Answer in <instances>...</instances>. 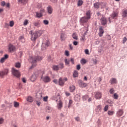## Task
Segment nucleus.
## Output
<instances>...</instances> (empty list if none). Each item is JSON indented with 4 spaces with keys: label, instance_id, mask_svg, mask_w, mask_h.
Listing matches in <instances>:
<instances>
[{
    "label": "nucleus",
    "instance_id": "nucleus-42",
    "mask_svg": "<svg viewBox=\"0 0 127 127\" xmlns=\"http://www.w3.org/2000/svg\"><path fill=\"white\" fill-rule=\"evenodd\" d=\"M64 63L65 65H69V64H70V61H68L67 59H64Z\"/></svg>",
    "mask_w": 127,
    "mask_h": 127
},
{
    "label": "nucleus",
    "instance_id": "nucleus-10",
    "mask_svg": "<svg viewBox=\"0 0 127 127\" xmlns=\"http://www.w3.org/2000/svg\"><path fill=\"white\" fill-rule=\"evenodd\" d=\"M104 27L100 26L99 27V36L100 37H102V36H103V35L104 34Z\"/></svg>",
    "mask_w": 127,
    "mask_h": 127
},
{
    "label": "nucleus",
    "instance_id": "nucleus-61",
    "mask_svg": "<svg viewBox=\"0 0 127 127\" xmlns=\"http://www.w3.org/2000/svg\"><path fill=\"white\" fill-rule=\"evenodd\" d=\"M76 69L77 70H80V69H81V66L80 65V64H78L76 65Z\"/></svg>",
    "mask_w": 127,
    "mask_h": 127
},
{
    "label": "nucleus",
    "instance_id": "nucleus-63",
    "mask_svg": "<svg viewBox=\"0 0 127 127\" xmlns=\"http://www.w3.org/2000/svg\"><path fill=\"white\" fill-rule=\"evenodd\" d=\"M48 99V97H47V96L43 98V101H44V102H47Z\"/></svg>",
    "mask_w": 127,
    "mask_h": 127
},
{
    "label": "nucleus",
    "instance_id": "nucleus-30",
    "mask_svg": "<svg viewBox=\"0 0 127 127\" xmlns=\"http://www.w3.org/2000/svg\"><path fill=\"white\" fill-rule=\"evenodd\" d=\"M30 80L32 82H34L36 80V75H32L30 77Z\"/></svg>",
    "mask_w": 127,
    "mask_h": 127
},
{
    "label": "nucleus",
    "instance_id": "nucleus-31",
    "mask_svg": "<svg viewBox=\"0 0 127 127\" xmlns=\"http://www.w3.org/2000/svg\"><path fill=\"white\" fill-rule=\"evenodd\" d=\"M27 101V102H29V103H32L33 102V98H32V97L28 96Z\"/></svg>",
    "mask_w": 127,
    "mask_h": 127
},
{
    "label": "nucleus",
    "instance_id": "nucleus-16",
    "mask_svg": "<svg viewBox=\"0 0 127 127\" xmlns=\"http://www.w3.org/2000/svg\"><path fill=\"white\" fill-rule=\"evenodd\" d=\"M111 18H117L118 16H119V13L118 12H113V13L111 14Z\"/></svg>",
    "mask_w": 127,
    "mask_h": 127
},
{
    "label": "nucleus",
    "instance_id": "nucleus-25",
    "mask_svg": "<svg viewBox=\"0 0 127 127\" xmlns=\"http://www.w3.org/2000/svg\"><path fill=\"white\" fill-rule=\"evenodd\" d=\"M35 13L36 15H35V17H37L38 18H40V17H42V16H43V15L38 12H36Z\"/></svg>",
    "mask_w": 127,
    "mask_h": 127
},
{
    "label": "nucleus",
    "instance_id": "nucleus-22",
    "mask_svg": "<svg viewBox=\"0 0 127 127\" xmlns=\"http://www.w3.org/2000/svg\"><path fill=\"white\" fill-rule=\"evenodd\" d=\"M18 3H22L23 4H25L28 1V0H17Z\"/></svg>",
    "mask_w": 127,
    "mask_h": 127
},
{
    "label": "nucleus",
    "instance_id": "nucleus-50",
    "mask_svg": "<svg viewBox=\"0 0 127 127\" xmlns=\"http://www.w3.org/2000/svg\"><path fill=\"white\" fill-rule=\"evenodd\" d=\"M113 98L114 99H116V100H118V99L119 98V95H117V93H115L114 94Z\"/></svg>",
    "mask_w": 127,
    "mask_h": 127
},
{
    "label": "nucleus",
    "instance_id": "nucleus-34",
    "mask_svg": "<svg viewBox=\"0 0 127 127\" xmlns=\"http://www.w3.org/2000/svg\"><path fill=\"white\" fill-rule=\"evenodd\" d=\"M13 104L14 108H19V103L14 101Z\"/></svg>",
    "mask_w": 127,
    "mask_h": 127
},
{
    "label": "nucleus",
    "instance_id": "nucleus-2",
    "mask_svg": "<svg viewBox=\"0 0 127 127\" xmlns=\"http://www.w3.org/2000/svg\"><path fill=\"white\" fill-rule=\"evenodd\" d=\"M31 40L33 41L34 43H35V41H36V39L38 38V37H40L42 34H43V30H40L38 31H36L35 32L32 33V32H31Z\"/></svg>",
    "mask_w": 127,
    "mask_h": 127
},
{
    "label": "nucleus",
    "instance_id": "nucleus-18",
    "mask_svg": "<svg viewBox=\"0 0 127 127\" xmlns=\"http://www.w3.org/2000/svg\"><path fill=\"white\" fill-rule=\"evenodd\" d=\"M62 107H63V102L60 100L59 103L58 104V110H61Z\"/></svg>",
    "mask_w": 127,
    "mask_h": 127
},
{
    "label": "nucleus",
    "instance_id": "nucleus-32",
    "mask_svg": "<svg viewBox=\"0 0 127 127\" xmlns=\"http://www.w3.org/2000/svg\"><path fill=\"white\" fill-rule=\"evenodd\" d=\"M53 69L54 71H59V67L58 65H54L53 66Z\"/></svg>",
    "mask_w": 127,
    "mask_h": 127
},
{
    "label": "nucleus",
    "instance_id": "nucleus-54",
    "mask_svg": "<svg viewBox=\"0 0 127 127\" xmlns=\"http://www.w3.org/2000/svg\"><path fill=\"white\" fill-rule=\"evenodd\" d=\"M106 39H107V40H111V36H110V35H106Z\"/></svg>",
    "mask_w": 127,
    "mask_h": 127
},
{
    "label": "nucleus",
    "instance_id": "nucleus-36",
    "mask_svg": "<svg viewBox=\"0 0 127 127\" xmlns=\"http://www.w3.org/2000/svg\"><path fill=\"white\" fill-rule=\"evenodd\" d=\"M15 67H16V68H20V67H21V64H20V63H16L15 64Z\"/></svg>",
    "mask_w": 127,
    "mask_h": 127
},
{
    "label": "nucleus",
    "instance_id": "nucleus-35",
    "mask_svg": "<svg viewBox=\"0 0 127 127\" xmlns=\"http://www.w3.org/2000/svg\"><path fill=\"white\" fill-rule=\"evenodd\" d=\"M122 16L123 17H127V10H125L123 11Z\"/></svg>",
    "mask_w": 127,
    "mask_h": 127
},
{
    "label": "nucleus",
    "instance_id": "nucleus-11",
    "mask_svg": "<svg viewBox=\"0 0 127 127\" xmlns=\"http://www.w3.org/2000/svg\"><path fill=\"white\" fill-rule=\"evenodd\" d=\"M95 98L96 100H100L102 98V93L100 92H96L95 93Z\"/></svg>",
    "mask_w": 127,
    "mask_h": 127
},
{
    "label": "nucleus",
    "instance_id": "nucleus-8",
    "mask_svg": "<svg viewBox=\"0 0 127 127\" xmlns=\"http://www.w3.org/2000/svg\"><path fill=\"white\" fill-rule=\"evenodd\" d=\"M100 21L102 25H106L107 23H108L107 18L104 17V15H102L101 18L100 19Z\"/></svg>",
    "mask_w": 127,
    "mask_h": 127
},
{
    "label": "nucleus",
    "instance_id": "nucleus-52",
    "mask_svg": "<svg viewBox=\"0 0 127 127\" xmlns=\"http://www.w3.org/2000/svg\"><path fill=\"white\" fill-rule=\"evenodd\" d=\"M127 37H124L123 38V44H125V43H126V42H127Z\"/></svg>",
    "mask_w": 127,
    "mask_h": 127
},
{
    "label": "nucleus",
    "instance_id": "nucleus-7",
    "mask_svg": "<svg viewBox=\"0 0 127 127\" xmlns=\"http://www.w3.org/2000/svg\"><path fill=\"white\" fill-rule=\"evenodd\" d=\"M78 85L80 88H86V87H87L88 86V84L84 82L82 80H79L78 81Z\"/></svg>",
    "mask_w": 127,
    "mask_h": 127
},
{
    "label": "nucleus",
    "instance_id": "nucleus-64",
    "mask_svg": "<svg viewBox=\"0 0 127 127\" xmlns=\"http://www.w3.org/2000/svg\"><path fill=\"white\" fill-rule=\"evenodd\" d=\"M97 124H98L99 126H100L101 125V120L98 119L97 122Z\"/></svg>",
    "mask_w": 127,
    "mask_h": 127
},
{
    "label": "nucleus",
    "instance_id": "nucleus-6",
    "mask_svg": "<svg viewBox=\"0 0 127 127\" xmlns=\"http://www.w3.org/2000/svg\"><path fill=\"white\" fill-rule=\"evenodd\" d=\"M7 74H8V70L7 69L0 71V77L1 78H4V76L7 75Z\"/></svg>",
    "mask_w": 127,
    "mask_h": 127
},
{
    "label": "nucleus",
    "instance_id": "nucleus-41",
    "mask_svg": "<svg viewBox=\"0 0 127 127\" xmlns=\"http://www.w3.org/2000/svg\"><path fill=\"white\" fill-rule=\"evenodd\" d=\"M72 104H73V100H69V103H68V109H70V107H71Z\"/></svg>",
    "mask_w": 127,
    "mask_h": 127
},
{
    "label": "nucleus",
    "instance_id": "nucleus-23",
    "mask_svg": "<svg viewBox=\"0 0 127 127\" xmlns=\"http://www.w3.org/2000/svg\"><path fill=\"white\" fill-rule=\"evenodd\" d=\"M100 5H101V2H95L94 4V7L95 8H97L98 9L100 7Z\"/></svg>",
    "mask_w": 127,
    "mask_h": 127
},
{
    "label": "nucleus",
    "instance_id": "nucleus-28",
    "mask_svg": "<svg viewBox=\"0 0 127 127\" xmlns=\"http://www.w3.org/2000/svg\"><path fill=\"white\" fill-rule=\"evenodd\" d=\"M72 37V38H73V39H75V40H78V35H77V33H73Z\"/></svg>",
    "mask_w": 127,
    "mask_h": 127
},
{
    "label": "nucleus",
    "instance_id": "nucleus-48",
    "mask_svg": "<svg viewBox=\"0 0 127 127\" xmlns=\"http://www.w3.org/2000/svg\"><path fill=\"white\" fill-rule=\"evenodd\" d=\"M104 112L108 111V110H109V105H107L105 106V107L104 108Z\"/></svg>",
    "mask_w": 127,
    "mask_h": 127
},
{
    "label": "nucleus",
    "instance_id": "nucleus-60",
    "mask_svg": "<svg viewBox=\"0 0 127 127\" xmlns=\"http://www.w3.org/2000/svg\"><path fill=\"white\" fill-rule=\"evenodd\" d=\"M6 7H7L8 8H10V4L9 3H7L6 4Z\"/></svg>",
    "mask_w": 127,
    "mask_h": 127
},
{
    "label": "nucleus",
    "instance_id": "nucleus-51",
    "mask_svg": "<svg viewBox=\"0 0 127 127\" xmlns=\"http://www.w3.org/2000/svg\"><path fill=\"white\" fill-rule=\"evenodd\" d=\"M73 45H75L76 46V45H79V42H78L76 41H74L73 42Z\"/></svg>",
    "mask_w": 127,
    "mask_h": 127
},
{
    "label": "nucleus",
    "instance_id": "nucleus-57",
    "mask_svg": "<svg viewBox=\"0 0 127 127\" xmlns=\"http://www.w3.org/2000/svg\"><path fill=\"white\" fill-rule=\"evenodd\" d=\"M5 5V2L4 1H2L1 2V6H4Z\"/></svg>",
    "mask_w": 127,
    "mask_h": 127
},
{
    "label": "nucleus",
    "instance_id": "nucleus-40",
    "mask_svg": "<svg viewBox=\"0 0 127 127\" xmlns=\"http://www.w3.org/2000/svg\"><path fill=\"white\" fill-rule=\"evenodd\" d=\"M114 114H115V112L114 111H108V115L109 116H113V115H114Z\"/></svg>",
    "mask_w": 127,
    "mask_h": 127
},
{
    "label": "nucleus",
    "instance_id": "nucleus-13",
    "mask_svg": "<svg viewBox=\"0 0 127 127\" xmlns=\"http://www.w3.org/2000/svg\"><path fill=\"white\" fill-rule=\"evenodd\" d=\"M43 81L44 83H49V82H51V79L49 76H46L43 78Z\"/></svg>",
    "mask_w": 127,
    "mask_h": 127
},
{
    "label": "nucleus",
    "instance_id": "nucleus-47",
    "mask_svg": "<svg viewBox=\"0 0 127 127\" xmlns=\"http://www.w3.org/2000/svg\"><path fill=\"white\" fill-rule=\"evenodd\" d=\"M45 12V9L43 8H41L40 10V13L42 14V15H43V13Z\"/></svg>",
    "mask_w": 127,
    "mask_h": 127
},
{
    "label": "nucleus",
    "instance_id": "nucleus-9",
    "mask_svg": "<svg viewBox=\"0 0 127 127\" xmlns=\"http://www.w3.org/2000/svg\"><path fill=\"white\" fill-rule=\"evenodd\" d=\"M47 11L48 14H52L53 13V7L49 5L47 7Z\"/></svg>",
    "mask_w": 127,
    "mask_h": 127
},
{
    "label": "nucleus",
    "instance_id": "nucleus-3",
    "mask_svg": "<svg viewBox=\"0 0 127 127\" xmlns=\"http://www.w3.org/2000/svg\"><path fill=\"white\" fill-rule=\"evenodd\" d=\"M11 72L12 75L14 77H16V78H17V79H20V76H21V75L20 74V72H19L18 70L16 69L14 67H12L11 69Z\"/></svg>",
    "mask_w": 127,
    "mask_h": 127
},
{
    "label": "nucleus",
    "instance_id": "nucleus-20",
    "mask_svg": "<svg viewBox=\"0 0 127 127\" xmlns=\"http://www.w3.org/2000/svg\"><path fill=\"white\" fill-rule=\"evenodd\" d=\"M45 74L44 71H40L38 73V77H40L41 79H43V74Z\"/></svg>",
    "mask_w": 127,
    "mask_h": 127
},
{
    "label": "nucleus",
    "instance_id": "nucleus-49",
    "mask_svg": "<svg viewBox=\"0 0 127 127\" xmlns=\"http://www.w3.org/2000/svg\"><path fill=\"white\" fill-rule=\"evenodd\" d=\"M75 121L76 122H81V119H80V117H76L74 118Z\"/></svg>",
    "mask_w": 127,
    "mask_h": 127
},
{
    "label": "nucleus",
    "instance_id": "nucleus-24",
    "mask_svg": "<svg viewBox=\"0 0 127 127\" xmlns=\"http://www.w3.org/2000/svg\"><path fill=\"white\" fill-rule=\"evenodd\" d=\"M110 81H111V85H113L114 84H116V83H117V79L115 78H111Z\"/></svg>",
    "mask_w": 127,
    "mask_h": 127
},
{
    "label": "nucleus",
    "instance_id": "nucleus-37",
    "mask_svg": "<svg viewBox=\"0 0 127 127\" xmlns=\"http://www.w3.org/2000/svg\"><path fill=\"white\" fill-rule=\"evenodd\" d=\"M34 26H35L36 27H38L39 25H40V23L39 22L35 21L33 23Z\"/></svg>",
    "mask_w": 127,
    "mask_h": 127
},
{
    "label": "nucleus",
    "instance_id": "nucleus-39",
    "mask_svg": "<svg viewBox=\"0 0 127 127\" xmlns=\"http://www.w3.org/2000/svg\"><path fill=\"white\" fill-rule=\"evenodd\" d=\"M80 63H81V64H86V63H87V61H86V60L85 59H82L80 61Z\"/></svg>",
    "mask_w": 127,
    "mask_h": 127
},
{
    "label": "nucleus",
    "instance_id": "nucleus-15",
    "mask_svg": "<svg viewBox=\"0 0 127 127\" xmlns=\"http://www.w3.org/2000/svg\"><path fill=\"white\" fill-rule=\"evenodd\" d=\"M7 58H8V55H7V54L4 55L3 57L0 59V63H4V62L5 61V60L7 59Z\"/></svg>",
    "mask_w": 127,
    "mask_h": 127
},
{
    "label": "nucleus",
    "instance_id": "nucleus-56",
    "mask_svg": "<svg viewBox=\"0 0 127 127\" xmlns=\"http://www.w3.org/2000/svg\"><path fill=\"white\" fill-rule=\"evenodd\" d=\"M36 105H37V106H38V107H39V106L41 105V102H40V101H36Z\"/></svg>",
    "mask_w": 127,
    "mask_h": 127
},
{
    "label": "nucleus",
    "instance_id": "nucleus-5",
    "mask_svg": "<svg viewBox=\"0 0 127 127\" xmlns=\"http://www.w3.org/2000/svg\"><path fill=\"white\" fill-rule=\"evenodd\" d=\"M68 81V78L67 77H65L64 79H62V77H61L59 79V85L61 87H63L64 85H65V82H67Z\"/></svg>",
    "mask_w": 127,
    "mask_h": 127
},
{
    "label": "nucleus",
    "instance_id": "nucleus-1",
    "mask_svg": "<svg viewBox=\"0 0 127 127\" xmlns=\"http://www.w3.org/2000/svg\"><path fill=\"white\" fill-rule=\"evenodd\" d=\"M42 59H43V57L38 55L30 56L29 61L32 64L30 67V69H33L34 67H36L37 62L42 61Z\"/></svg>",
    "mask_w": 127,
    "mask_h": 127
},
{
    "label": "nucleus",
    "instance_id": "nucleus-44",
    "mask_svg": "<svg viewBox=\"0 0 127 127\" xmlns=\"http://www.w3.org/2000/svg\"><path fill=\"white\" fill-rule=\"evenodd\" d=\"M9 25L10 27H13V25H14V22L13 21H10L9 22Z\"/></svg>",
    "mask_w": 127,
    "mask_h": 127
},
{
    "label": "nucleus",
    "instance_id": "nucleus-45",
    "mask_svg": "<svg viewBox=\"0 0 127 127\" xmlns=\"http://www.w3.org/2000/svg\"><path fill=\"white\" fill-rule=\"evenodd\" d=\"M88 98H89V96L88 95H84L82 97V99L83 100V101H86V100H87V99H88Z\"/></svg>",
    "mask_w": 127,
    "mask_h": 127
},
{
    "label": "nucleus",
    "instance_id": "nucleus-46",
    "mask_svg": "<svg viewBox=\"0 0 127 127\" xmlns=\"http://www.w3.org/2000/svg\"><path fill=\"white\" fill-rule=\"evenodd\" d=\"M109 92L110 93V94L113 95V94L115 93V89H114V88H111L110 90H109Z\"/></svg>",
    "mask_w": 127,
    "mask_h": 127
},
{
    "label": "nucleus",
    "instance_id": "nucleus-62",
    "mask_svg": "<svg viewBox=\"0 0 127 127\" xmlns=\"http://www.w3.org/2000/svg\"><path fill=\"white\" fill-rule=\"evenodd\" d=\"M27 24H28V20H25L24 21V25H26Z\"/></svg>",
    "mask_w": 127,
    "mask_h": 127
},
{
    "label": "nucleus",
    "instance_id": "nucleus-12",
    "mask_svg": "<svg viewBox=\"0 0 127 127\" xmlns=\"http://www.w3.org/2000/svg\"><path fill=\"white\" fill-rule=\"evenodd\" d=\"M15 47L12 45H9L8 51L9 52H14L15 51Z\"/></svg>",
    "mask_w": 127,
    "mask_h": 127
},
{
    "label": "nucleus",
    "instance_id": "nucleus-33",
    "mask_svg": "<svg viewBox=\"0 0 127 127\" xmlns=\"http://www.w3.org/2000/svg\"><path fill=\"white\" fill-rule=\"evenodd\" d=\"M83 1L82 0H78L77 1V6H81V5H83Z\"/></svg>",
    "mask_w": 127,
    "mask_h": 127
},
{
    "label": "nucleus",
    "instance_id": "nucleus-53",
    "mask_svg": "<svg viewBox=\"0 0 127 127\" xmlns=\"http://www.w3.org/2000/svg\"><path fill=\"white\" fill-rule=\"evenodd\" d=\"M45 45L47 47H48V46L50 45V43L48 41H47V42L45 43Z\"/></svg>",
    "mask_w": 127,
    "mask_h": 127
},
{
    "label": "nucleus",
    "instance_id": "nucleus-27",
    "mask_svg": "<svg viewBox=\"0 0 127 127\" xmlns=\"http://www.w3.org/2000/svg\"><path fill=\"white\" fill-rule=\"evenodd\" d=\"M69 90L70 92H73L75 90H76V87L74 85H71L69 86Z\"/></svg>",
    "mask_w": 127,
    "mask_h": 127
},
{
    "label": "nucleus",
    "instance_id": "nucleus-59",
    "mask_svg": "<svg viewBox=\"0 0 127 127\" xmlns=\"http://www.w3.org/2000/svg\"><path fill=\"white\" fill-rule=\"evenodd\" d=\"M69 46L70 50H73V45H72V44H70Z\"/></svg>",
    "mask_w": 127,
    "mask_h": 127
},
{
    "label": "nucleus",
    "instance_id": "nucleus-21",
    "mask_svg": "<svg viewBox=\"0 0 127 127\" xmlns=\"http://www.w3.org/2000/svg\"><path fill=\"white\" fill-rule=\"evenodd\" d=\"M102 105H99L98 106H97L96 109V112H97V113H100V112H102Z\"/></svg>",
    "mask_w": 127,
    "mask_h": 127
},
{
    "label": "nucleus",
    "instance_id": "nucleus-4",
    "mask_svg": "<svg viewBox=\"0 0 127 127\" xmlns=\"http://www.w3.org/2000/svg\"><path fill=\"white\" fill-rule=\"evenodd\" d=\"M79 21L81 25H83V26H85V25H87V24H88V21H89V19H87V17L84 16L80 18Z\"/></svg>",
    "mask_w": 127,
    "mask_h": 127
},
{
    "label": "nucleus",
    "instance_id": "nucleus-58",
    "mask_svg": "<svg viewBox=\"0 0 127 127\" xmlns=\"http://www.w3.org/2000/svg\"><path fill=\"white\" fill-rule=\"evenodd\" d=\"M3 121L4 120L3 118H0V125H1L3 123Z\"/></svg>",
    "mask_w": 127,
    "mask_h": 127
},
{
    "label": "nucleus",
    "instance_id": "nucleus-38",
    "mask_svg": "<svg viewBox=\"0 0 127 127\" xmlns=\"http://www.w3.org/2000/svg\"><path fill=\"white\" fill-rule=\"evenodd\" d=\"M46 112L47 113H51V112H52V109L50 107L48 106L46 109Z\"/></svg>",
    "mask_w": 127,
    "mask_h": 127
},
{
    "label": "nucleus",
    "instance_id": "nucleus-43",
    "mask_svg": "<svg viewBox=\"0 0 127 127\" xmlns=\"http://www.w3.org/2000/svg\"><path fill=\"white\" fill-rule=\"evenodd\" d=\"M43 23L45 25H48V24H49V21H48V20H43Z\"/></svg>",
    "mask_w": 127,
    "mask_h": 127
},
{
    "label": "nucleus",
    "instance_id": "nucleus-55",
    "mask_svg": "<svg viewBox=\"0 0 127 127\" xmlns=\"http://www.w3.org/2000/svg\"><path fill=\"white\" fill-rule=\"evenodd\" d=\"M64 54H65V56H69V51H65Z\"/></svg>",
    "mask_w": 127,
    "mask_h": 127
},
{
    "label": "nucleus",
    "instance_id": "nucleus-19",
    "mask_svg": "<svg viewBox=\"0 0 127 127\" xmlns=\"http://www.w3.org/2000/svg\"><path fill=\"white\" fill-rule=\"evenodd\" d=\"M61 41H64L66 40V36H65V33H62L61 34Z\"/></svg>",
    "mask_w": 127,
    "mask_h": 127
},
{
    "label": "nucleus",
    "instance_id": "nucleus-14",
    "mask_svg": "<svg viewBox=\"0 0 127 127\" xmlns=\"http://www.w3.org/2000/svg\"><path fill=\"white\" fill-rule=\"evenodd\" d=\"M92 16V11L91 10H88L86 12V17L88 19H90L91 17Z\"/></svg>",
    "mask_w": 127,
    "mask_h": 127
},
{
    "label": "nucleus",
    "instance_id": "nucleus-29",
    "mask_svg": "<svg viewBox=\"0 0 127 127\" xmlns=\"http://www.w3.org/2000/svg\"><path fill=\"white\" fill-rule=\"evenodd\" d=\"M78 75H79V73H78V71L74 70L73 71V78H76V77H78Z\"/></svg>",
    "mask_w": 127,
    "mask_h": 127
},
{
    "label": "nucleus",
    "instance_id": "nucleus-17",
    "mask_svg": "<svg viewBox=\"0 0 127 127\" xmlns=\"http://www.w3.org/2000/svg\"><path fill=\"white\" fill-rule=\"evenodd\" d=\"M124 114V110L123 109H119V111L117 113V116L120 117H122Z\"/></svg>",
    "mask_w": 127,
    "mask_h": 127
},
{
    "label": "nucleus",
    "instance_id": "nucleus-26",
    "mask_svg": "<svg viewBox=\"0 0 127 127\" xmlns=\"http://www.w3.org/2000/svg\"><path fill=\"white\" fill-rule=\"evenodd\" d=\"M59 69H61V70H62V69H64V64L63 63H60L58 65Z\"/></svg>",
    "mask_w": 127,
    "mask_h": 127
}]
</instances>
